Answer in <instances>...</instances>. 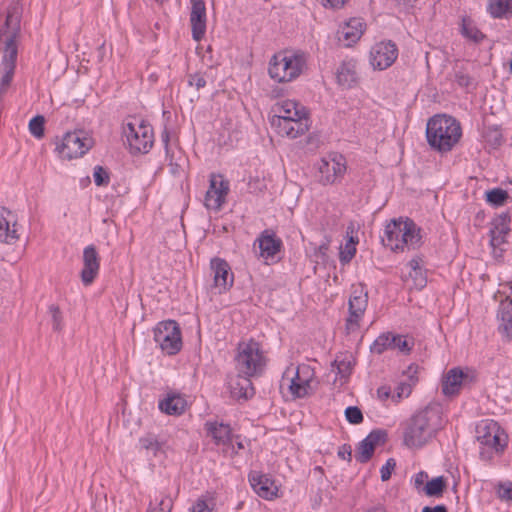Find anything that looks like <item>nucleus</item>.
Returning <instances> with one entry per match:
<instances>
[{"instance_id": "bf43d9fd", "label": "nucleus", "mask_w": 512, "mask_h": 512, "mask_svg": "<svg viewBox=\"0 0 512 512\" xmlns=\"http://www.w3.org/2000/svg\"><path fill=\"white\" fill-rule=\"evenodd\" d=\"M338 456L344 460L351 461L352 458V449L348 444L342 445L338 450Z\"/></svg>"}, {"instance_id": "79ce46f5", "label": "nucleus", "mask_w": 512, "mask_h": 512, "mask_svg": "<svg viewBox=\"0 0 512 512\" xmlns=\"http://www.w3.org/2000/svg\"><path fill=\"white\" fill-rule=\"evenodd\" d=\"M44 124V116L37 115L33 117L29 122L30 133L38 139L42 138L44 136Z\"/></svg>"}, {"instance_id": "7ed1b4c3", "label": "nucleus", "mask_w": 512, "mask_h": 512, "mask_svg": "<svg viewBox=\"0 0 512 512\" xmlns=\"http://www.w3.org/2000/svg\"><path fill=\"white\" fill-rule=\"evenodd\" d=\"M462 136L460 122L454 117L439 114L431 117L426 125V138L429 146L440 153L451 151Z\"/></svg>"}, {"instance_id": "052dcab7", "label": "nucleus", "mask_w": 512, "mask_h": 512, "mask_svg": "<svg viewBox=\"0 0 512 512\" xmlns=\"http://www.w3.org/2000/svg\"><path fill=\"white\" fill-rule=\"evenodd\" d=\"M348 0H321L324 7H330L333 9L342 8Z\"/></svg>"}, {"instance_id": "5701e85b", "label": "nucleus", "mask_w": 512, "mask_h": 512, "mask_svg": "<svg viewBox=\"0 0 512 512\" xmlns=\"http://www.w3.org/2000/svg\"><path fill=\"white\" fill-rule=\"evenodd\" d=\"M260 256L268 259L274 257L282 247V241L272 230H264L257 239Z\"/></svg>"}, {"instance_id": "0e129e2a", "label": "nucleus", "mask_w": 512, "mask_h": 512, "mask_svg": "<svg viewBox=\"0 0 512 512\" xmlns=\"http://www.w3.org/2000/svg\"><path fill=\"white\" fill-rule=\"evenodd\" d=\"M377 395L380 400L384 401L390 397V389L388 387L382 386L377 389Z\"/></svg>"}, {"instance_id": "680f3d73", "label": "nucleus", "mask_w": 512, "mask_h": 512, "mask_svg": "<svg viewBox=\"0 0 512 512\" xmlns=\"http://www.w3.org/2000/svg\"><path fill=\"white\" fill-rule=\"evenodd\" d=\"M422 259L419 257L413 258L409 261L408 266L410 267V271L419 272L422 270L421 268Z\"/></svg>"}, {"instance_id": "2f4dec72", "label": "nucleus", "mask_w": 512, "mask_h": 512, "mask_svg": "<svg viewBox=\"0 0 512 512\" xmlns=\"http://www.w3.org/2000/svg\"><path fill=\"white\" fill-rule=\"evenodd\" d=\"M337 81L343 87H351L356 82V70L351 62H343L337 69Z\"/></svg>"}, {"instance_id": "6e6d98bb", "label": "nucleus", "mask_w": 512, "mask_h": 512, "mask_svg": "<svg viewBox=\"0 0 512 512\" xmlns=\"http://www.w3.org/2000/svg\"><path fill=\"white\" fill-rule=\"evenodd\" d=\"M408 276L412 279L413 285L416 288L421 289L426 285V277L422 270H419V272L409 271Z\"/></svg>"}, {"instance_id": "4be33fe9", "label": "nucleus", "mask_w": 512, "mask_h": 512, "mask_svg": "<svg viewBox=\"0 0 512 512\" xmlns=\"http://www.w3.org/2000/svg\"><path fill=\"white\" fill-rule=\"evenodd\" d=\"M364 23L359 18H352L337 31V39L345 47H350L362 36Z\"/></svg>"}, {"instance_id": "0eeeda50", "label": "nucleus", "mask_w": 512, "mask_h": 512, "mask_svg": "<svg viewBox=\"0 0 512 512\" xmlns=\"http://www.w3.org/2000/svg\"><path fill=\"white\" fill-rule=\"evenodd\" d=\"M123 135L131 153H148L153 145V129L144 121L126 123L123 126Z\"/></svg>"}, {"instance_id": "69168bd1", "label": "nucleus", "mask_w": 512, "mask_h": 512, "mask_svg": "<svg viewBox=\"0 0 512 512\" xmlns=\"http://www.w3.org/2000/svg\"><path fill=\"white\" fill-rule=\"evenodd\" d=\"M422 512H448L447 507L443 504L437 505L435 507L425 506L422 509Z\"/></svg>"}, {"instance_id": "ddd939ff", "label": "nucleus", "mask_w": 512, "mask_h": 512, "mask_svg": "<svg viewBox=\"0 0 512 512\" xmlns=\"http://www.w3.org/2000/svg\"><path fill=\"white\" fill-rule=\"evenodd\" d=\"M229 192V182L221 175L211 174L210 185L205 195L204 204L206 208L218 211L225 202Z\"/></svg>"}, {"instance_id": "774afa93", "label": "nucleus", "mask_w": 512, "mask_h": 512, "mask_svg": "<svg viewBox=\"0 0 512 512\" xmlns=\"http://www.w3.org/2000/svg\"><path fill=\"white\" fill-rule=\"evenodd\" d=\"M366 512H385V510L382 507H375V508L369 509Z\"/></svg>"}, {"instance_id": "39448f33", "label": "nucleus", "mask_w": 512, "mask_h": 512, "mask_svg": "<svg viewBox=\"0 0 512 512\" xmlns=\"http://www.w3.org/2000/svg\"><path fill=\"white\" fill-rule=\"evenodd\" d=\"M382 240L393 251H403L405 247L409 250L415 249L420 244V229L410 219H393L386 225L385 237Z\"/></svg>"}, {"instance_id": "6ab92c4d", "label": "nucleus", "mask_w": 512, "mask_h": 512, "mask_svg": "<svg viewBox=\"0 0 512 512\" xmlns=\"http://www.w3.org/2000/svg\"><path fill=\"white\" fill-rule=\"evenodd\" d=\"M190 24L195 41L203 38L206 32V6L204 0L191 1Z\"/></svg>"}, {"instance_id": "4468645a", "label": "nucleus", "mask_w": 512, "mask_h": 512, "mask_svg": "<svg viewBox=\"0 0 512 512\" xmlns=\"http://www.w3.org/2000/svg\"><path fill=\"white\" fill-rule=\"evenodd\" d=\"M398 56L397 46L391 42H380L370 52V63L375 69L384 70L390 67Z\"/></svg>"}, {"instance_id": "c756f323", "label": "nucleus", "mask_w": 512, "mask_h": 512, "mask_svg": "<svg viewBox=\"0 0 512 512\" xmlns=\"http://www.w3.org/2000/svg\"><path fill=\"white\" fill-rule=\"evenodd\" d=\"M487 12L494 19L512 17V0H488Z\"/></svg>"}, {"instance_id": "f03ea898", "label": "nucleus", "mask_w": 512, "mask_h": 512, "mask_svg": "<svg viewBox=\"0 0 512 512\" xmlns=\"http://www.w3.org/2000/svg\"><path fill=\"white\" fill-rule=\"evenodd\" d=\"M442 428L441 411L428 405L416 412L404 425L403 442L409 448H421Z\"/></svg>"}, {"instance_id": "473e14b6", "label": "nucleus", "mask_w": 512, "mask_h": 512, "mask_svg": "<svg viewBox=\"0 0 512 512\" xmlns=\"http://www.w3.org/2000/svg\"><path fill=\"white\" fill-rule=\"evenodd\" d=\"M415 373H416V368H414L413 366H409L408 371H407L408 380L402 381L397 385L396 395H394L393 397H397L398 399H401L404 397H408L411 394L413 386L418 381L417 377L414 376Z\"/></svg>"}, {"instance_id": "cd10ccee", "label": "nucleus", "mask_w": 512, "mask_h": 512, "mask_svg": "<svg viewBox=\"0 0 512 512\" xmlns=\"http://www.w3.org/2000/svg\"><path fill=\"white\" fill-rule=\"evenodd\" d=\"M498 318L501 323L499 331L508 339L512 338V298L502 300L499 306Z\"/></svg>"}, {"instance_id": "338daca9", "label": "nucleus", "mask_w": 512, "mask_h": 512, "mask_svg": "<svg viewBox=\"0 0 512 512\" xmlns=\"http://www.w3.org/2000/svg\"><path fill=\"white\" fill-rule=\"evenodd\" d=\"M397 2L399 3H402L404 5H412L413 3H415L417 0H396Z\"/></svg>"}, {"instance_id": "9b49d317", "label": "nucleus", "mask_w": 512, "mask_h": 512, "mask_svg": "<svg viewBox=\"0 0 512 512\" xmlns=\"http://www.w3.org/2000/svg\"><path fill=\"white\" fill-rule=\"evenodd\" d=\"M475 381V374L471 370L460 367L450 369L442 379V392L445 396H455L461 389L470 387Z\"/></svg>"}, {"instance_id": "a19ab883", "label": "nucleus", "mask_w": 512, "mask_h": 512, "mask_svg": "<svg viewBox=\"0 0 512 512\" xmlns=\"http://www.w3.org/2000/svg\"><path fill=\"white\" fill-rule=\"evenodd\" d=\"M173 501L170 497H162L155 499V502H150L147 512H171Z\"/></svg>"}, {"instance_id": "49530a36", "label": "nucleus", "mask_w": 512, "mask_h": 512, "mask_svg": "<svg viewBox=\"0 0 512 512\" xmlns=\"http://www.w3.org/2000/svg\"><path fill=\"white\" fill-rule=\"evenodd\" d=\"M139 442L142 448L151 450L154 454L161 448V444L152 434H147L146 436L140 438Z\"/></svg>"}, {"instance_id": "a878e982", "label": "nucleus", "mask_w": 512, "mask_h": 512, "mask_svg": "<svg viewBox=\"0 0 512 512\" xmlns=\"http://www.w3.org/2000/svg\"><path fill=\"white\" fill-rule=\"evenodd\" d=\"M510 216L507 213L499 215L493 222V227L490 229V242L493 247L500 246L506 240V236L510 232Z\"/></svg>"}, {"instance_id": "ea45409f", "label": "nucleus", "mask_w": 512, "mask_h": 512, "mask_svg": "<svg viewBox=\"0 0 512 512\" xmlns=\"http://www.w3.org/2000/svg\"><path fill=\"white\" fill-rule=\"evenodd\" d=\"M374 450L373 446L363 439L359 444L355 458L360 463H366L372 458Z\"/></svg>"}, {"instance_id": "4c0bfd02", "label": "nucleus", "mask_w": 512, "mask_h": 512, "mask_svg": "<svg viewBox=\"0 0 512 512\" xmlns=\"http://www.w3.org/2000/svg\"><path fill=\"white\" fill-rule=\"evenodd\" d=\"M508 199V192L501 188H494L486 192V200L488 203L499 207L502 206Z\"/></svg>"}, {"instance_id": "20e7f679", "label": "nucleus", "mask_w": 512, "mask_h": 512, "mask_svg": "<svg viewBox=\"0 0 512 512\" xmlns=\"http://www.w3.org/2000/svg\"><path fill=\"white\" fill-rule=\"evenodd\" d=\"M307 69V55L302 51L282 52L272 56L269 62V76L279 82H290Z\"/></svg>"}, {"instance_id": "f3484780", "label": "nucleus", "mask_w": 512, "mask_h": 512, "mask_svg": "<svg viewBox=\"0 0 512 512\" xmlns=\"http://www.w3.org/2000/svg\"><path fill=\"white\" fill-rule=\"evenodd\" d=\"M272 126L279 135L295 139L308 131L309 118L298 116L297 119L277 120Z\"/></svg>"}, {"instance_id": "13d9d810", "label": "nucleus", "mask_w": 512, "mask_h": 512, "mask_svg": "<svg viewBox=\"0 0 512 512\" xmlns=\"http://www.w3.org/2000/svg\"><path fill=\"white\" fill-rule=\"evenodd\" d=\"M455 80L462 87H469L472 84V79L463 72H457L455 74Z\"/></svg>"}, {"instance_id": "f8f14e48", "label": "nucleus", "mask_w": 512, "mask_h": 512, "mask_svg": "<svg viewBox=\"0 0 512 512\" xmlns=\"http://www.w3.org/2000/svg\"><path fill=\"white\" fill-rule=\"evenodd\" d=\"M318 171L320 174L319 181L322 184H333L346 171L345 159L339 154L328 155L318 163Z\"/></svg>"}, {"instance_id": "3c124183", "label": "nucleus", "mask_w": 512, "mask_h": 512, "mask_svg": "<svg viewBox=\"0 0 512 512\" xmlns=\"http://www.w3.org/2000/svg\"><path fill=\"white\" fill-rule=\"evenodd\" d=\"M93 177L97 186H105L109 183V174L102 166H96L94 168Z\"/></svg>"}, {"instance_id": "412c9836", "label": "nucleus", "mask_w": 512, "mask_h": 512, "mask_svg": "<svg viewBox=\"0 0 512 512\" xmlns=\"http://www.w3.org/2000/svg\"><path fill=\"white\" fill-rule=\"evenodd\" d=\"M273 111L275 114L271 119V123H276L277 120L297 119L298 116L308 117L306 108L294 100H283L276 103Z\"/></svg>"}, {"instance_id": "de8ad7c7", "label": "nucleus", "mask_w": 512, "mask_h": 512, "mask_svg": "<svg viewBox=\"0 0 512 512\" xmlns=\"http://www.w3.org/2000/svg\"><path fill=\"white\" fill-rule=\"evenodd\" d=\"M345 417L351 424H360L363 422L362 411L357 406H349L345 410Z\"/></svg>"}, {"instance_id": "2eb2a0df", "label": "nucleus", "mask_w": 512, "mask_h": 512, "mask_svg": "<svg viewBox=\"0 0 512 512\" xmlns=\"http://www.w3.org/2000/svg\"><path fill=\"white\" fill-rule=\"evenodd\" d=\"M368 303L367 292L363 289H355L349 299V317L346 321L347 333L354 332L359 327V320L362 318Z\"/></svg>"}, {"instance_id": "c03bdc74", "label": "nucleus", "mask_w": 512, "mask_h": 512, "mask_svg": "<svg viewBox=\"0 0 512 512\" xmlns=\"http://www.w3.org/2000/svg\"><path fill=\"white\" fill-rule=\"evenodd\" d=\"M356 248L355 241L353 237H350L349 241L346 243L344 249L340 251V261L343 264L349 263L352 258L355 256Z\"/></svg>"}, {"instance_id": "393cba45", "label": "nucleus", "mask_w": 512, "mask_h": 512, "mask_svg": "<svg viewBox=\"0 0 512 512\" xmlns=\"http://www.w3.org/2000/svg\"><path fill=\"white\" fill-rule=\"evenodd\" d=\"M254 491L264 499H272L276 495L277 486L266 475L253 473L249 477Z\"/></svg>"}, {"instance_id": "603ef678", "label": "nucleus", "mask_w": 512, "mask_h": 512, "mask_svg": "<svg viewBox=\"0 0 512 512\" xmlns=\"http://www.w3.org/2000/svg\"><path fill=\"white\" fill-rule=\"evenodd\" d=\"M396 466V462L393 458H389L385 465L381 467L380 473H381V480L387 481L390 479L392 471L394 470Z\"/></svg>"}, {"instance_id": "09e8293b", "label": "nucleus", "mask_w": 512, "mask_h": 512, "mask_svg": "<svg viewBox=\"0 0 512 512\" xmlns=\"http://www.w3.org/2000/svg\"><path fill=\"white\" fill-rule=\"evenodd\" d=\"M391 344L392 349H398L400 352L406 354L409 353L411 350V346L409 345L408 341L400 335L391 334Z\"/></svg>"}, {"instance_id": "6e6552de", "label": "nucleus", "mask_w": 512, "mask_h": 512, "mask_svg": "<svg viewBox=\"0 0 512 512\" xmlns=\"http://www.w3.org/2000/svg\"><path fill=\"white\" fill-rule=\"evenodd\" d=\"M154 340L167 355H175L182 348L181 330L174 320H166L157 324L153 330Z\"/></svg>"}, {"instance_id": "1a4fd4ad", "label": "nucleus", "mask_w": 512, "mask_h": 512, "mask_svg": "<svg viewBox=\"0 0 512 512\" xmlns=\"http://www.w3.org/2000/svg\"><path fill=\"white\" fill-rule=\"evenodd\" d=\"M476 439L496 453H502L507 446V434L494 420L486 419L480 421L476 426Z\"/></svg>"}, {"instance_id": "bb28decb", "label": "nucleus", "mask_w": 512, "mask_h": 512, "mask_svg": "<svg viewBox=\"0 0 512 512\" xmlns=\"http://www.w3.org/2000/svg\"><path fill=\"white\" fill-rule=\"evenodd\" d=\"M187 407V401L183 396L177 393H168L167 396L159 402V409L168 415H181Z\"/></svg>"}, {"instance_id": "e2e57ef3", "label": "nucleus", "mask_w": 512, "mask_h": 512, "mask_svg": "<svg viewBox=\"0 0 512 512\" xmlns=\"http://www.w3.org/2000/svg\"><path fill=\"white\" fill-rule=\"evenodd\" d=\"M427 478L428 474L426 472L421 471L417 473L414 479L415 487L419 488L420 486H422Z\"/></svg>"}, {"instance_id": "c9c22d12", "label": "nucleus", "mask_w": 512, "mask_h": 512, "mask_svg": "<svg viewBox=\"0 0 512 512\" xmlns=\"http://www.w3.org/2000/svg\"><path fill=\"white\" fill-rule=\"evenodd\" d=\"M445 488L446 481L443 476H439L428 481L423 490L427 496L438 497L442 495Z\"/></svg>"}, {"instance_id": "9d476101", "label": "nucleus", "mask_w": 512, "mask_h": 512, "mask_svg": "<svg viewBox=\"0 0 512 512\" xmlns=\"http://www.w3.org/2000/svg\"><path fill=\"white\" fill-rule=\"evenodd\" d=\"M93 146V139L84 131L68 132L64 135L61 145L57 146L59 155L64 159L83 156Z\"/></svg>"}, {"instance_id": "7c9ffc66", "label": "nucleus", "mask_w": 512, "mask_h": 512, "mask_svg": "<svg viewBox=\"0 0 512 512\" xmlns=\"http://www.w3.org/2000/svg\"><path fill=\"white\" fill-rule=\"evenodd\" d=\"M162 141L165 144L167 158L169 159L168 166H169V169H170V173L172 175H174V176L175 175H179L181 172L184 171V164H185L186 161H185L184 157L180 153H179L178 157H175L174 153L170 154V151H169V148H168L169 133H168L167 130H164L163 133H162Z\"/></svg>"}, {"instance_id": "aec40b11", "label": "nucleus", "mask_w": 512, "mask_h": 512, "mask_svg": "<svg viewBox=\"0 0 512 512\" xmlns=\"http://www.w3.org/2000/svg\"><path fill=\"white\" fill-rule=\"evenodd\" d=\"M213 272L214 286L219 292L226 291L233 285L234 277L229 264L220 258H214L210 263Z\"/></svg>"}, {"instance_id": "c85d7f7f", "label": "nucleus", "mask_w": 512, "mask_h": 512, "mask_svg": "<svg viewBox=\"0 0 512 512\" xmlns=\"http://www.w3.org/2000/svg\"><path fill=\"white\" fill-rule=\"evenodd\" d=\"M207 433L216 444L226 445L231 441V428L227 424L217 422H207L205 424Z\"/></svg>"}, {"instance_id": "37998d69", "label": "nucleus", "mask_w": 512, "mask_h": 512, "mask_svg": "<svg viewBox=\"0 0 512 512\" xmlns=\"http://www.w3.org/2000/svg\"><path fill=\"white\" fill-rule=\"evenodd\" d=\"M48 313L51 316L52 327L54 331H61L63 328V316L60 307L56 304H52L48 307Z\"/></svg>"}, {"instance_id": "5fc2aeb1", "label": "nucleus", "mask_w": 512, "mask_h": 512, "mask_svg": "<svg viewBox=\"0 0 512 512\" xmlns=\"http://www.w3.org/2000/svg\"><path fill=\"white\" fill-rule=\"evenodd\" d=\"M333 365L337 367L338 373L341 374L342 377L350 374L351 362L349 360H339V357H337Z\"/></svg>"}, {"instance_id": "b1692460", "label": "nucleus", "mask_w": 512, "mask_h": 512, "mask_svg": "<svg viewBox=\"0 0 512 512\" xmlns=\"http://www.w3.org/2000/svg\"><path fill=\"white\" fill-rule=\"evenodd\" d=\"M229 387L232 397L236 399L248 400L254 395L251 376L237 373V375L230 380Z\"/></svg>"}, {"instance_id": "864d4df0", "label": "nucleus", "mask_w": 512, "mask_h": 512, "mask_svg": "<svg viewBox=\"0 0 512 512\" xmlns=\"http://www.w3.org/2000/svg\"><path fill=\"white\" fill-rule=\"evenodd\" d=\"M190 512H212V508L203 496L198 498L190 508Z\"/></svg>"}, {"instance_id": "8fccbe9b", "label": "nucleus", "mask_w": 512, "mask_h": 512, "mask_svg": "<svg viewBox=\"0 0 512 512\" xmlns=\"http://www.w3.org/2000/svg\"><path fill=\"white\" fill-rule=\"evenodd\" d=\"M387 433L383 430H373L369 433V435L365 438V440L370 443L373 448L380 443H384L386 441Z\"/></svg>"}, {"instance_id": "f257e3e1", "label": "nucleus", "mask_w": 512, "mask_h": 512, "mask_svg": "<svg viewBox=\"0 0 512 512\" xmlns=\"http://www.w3.org/2000/svg\"><path fill=\"white\" fill-rule=\"evenodd\" d=\"M19 3L12 4L4 18L0 17V50L3 49V57L0 64V101L8 91L16 67L18 48L16 38L20 33Z\"/></svg>"}, {"instance_id": "4d7b16f0", "label": "nucleus", "mask_w": 512, "mask_h": 512, "mask_svg": "<svg viewBox=\"0 0 512 512\" xmlns=\"http://www.w3.org/2000/svg\"><path fill=\"white\" fill-rule=\"evenodd\" d=\"M188 83L190 86H195L198 90L205 87L206 85V81L200 73L189 75Z\"/></svg>"}, {"instance_id": "dca6fc26", "label": "nucleus", "mask_w": 512, "mask_h": 512, "mask_svg": "<svg viewBox=\"0 0 512 512\" xmlns=\"http://www.w3.org/2000/svg\"><path fill=\"white\" fill-rule=\"evenodd\" d=\"M83 268L80 273L81 281L85 286L93 283L100 269V256L94 245H88L83 251Z\"/></svg>"}, {"instance_id": "72a5a7b5", "label": "nucleus", "mask_w": 512, "mask_h": 512, "mask_svg": "<svg viewBox=\"0 0 512 512\" xmlns=\"http://www.w3.org/2000/svg\"><path fill=\"white\" fill-rule=\"evenodd\" d=\"M283 380H289V390L294 397L303 398L309 394L311 386L308 383L302 384L300 376L290 374L287 378L283 377Z\"/></svg>"}, {"instance_id": "e433bc0d", "label": "nucleus", "mask_w": 512, "mask_h": 512, "mask_svg": "<svg viewBox=\"0 0 512 512\" xmlns=\"http://www.w3.org/2000/svg\"><path fill=\"white\" fill-rule=\"evenodd\" d=\"M462 34L475 43H479L485 38V35L475 25L466 20H463Z\"/></svg>"}, {"instance_id": "a211bd4d", "label": "nucleus", "mask_w": 512, "mask_h": 512, "mask_svg": "<svg viewBox=\"0 0 512 512\" xmlns=\"http://www.w3.org/2000/svg\"><path fill=\"white\" fill-rule=\"evenodd\" d=\"M17 216L6 207H0V241L14 244L19 239L16 229Z\"/></svg>"}, {"instance_id": "58836bf2", "label": "nucleus", "mask_w": 512, "mask_h": 512, "mask_svg": "<svg viewBox=\"0 0 512 512\" xmlns=\"http://www.w3.org/2000/svg\"><path fill=\"white\" fill-rule=\"evenodd\" d=\"M387 349H392L390 333L380 335L371 345V352L378 355L382 354Z\"/></svg>"}, {"instance_id": "f704fd0d", "label": "nucleus", "mask_w": 512, "mask_h": 512, "mask_svg": "<svg viewBox=\"0 0 512 512\" xmlns=\"http://www.w3.org/2000/svg\"><path fill=\"white\" fill-rule=\"evenodd\" d=\"M290 374L300 376L302 378L300 382L309 385L314 377L313 369L307 364L298 365L296 368L288 367L284 372V378H287Z\"/></svg>"}, {"instance_id": "423d86ee", "label": "nucleus", "mask_w": 512, "mask_h": 512, "mask_svg": "<svg viewBox=\"0 0 512 512\" xmlns=\"http://www.w3.org/2000/svg\"><path fill=\"white\" fill-rule=\"evenodd\" d=\"M237 350L235 361L238 373L251 377L262 373L265 359L258 342L250 340L240 343Z\"/></svg>"}, {"instance_id": "a18cd8bd", "label": "nucleus", "mask_w": 512, "mask_h": 512, "mask_svg": "<svg viewBox=\"0 0 512 512\" xmlns=\"http://www.w3.org/2000/svg\"><path fill=\"white\" fill-rule=\"evenodd\" d=\"M497 495L502 501L512 502V482H500L497 485Z\"/></svg>"}]
</instances>
